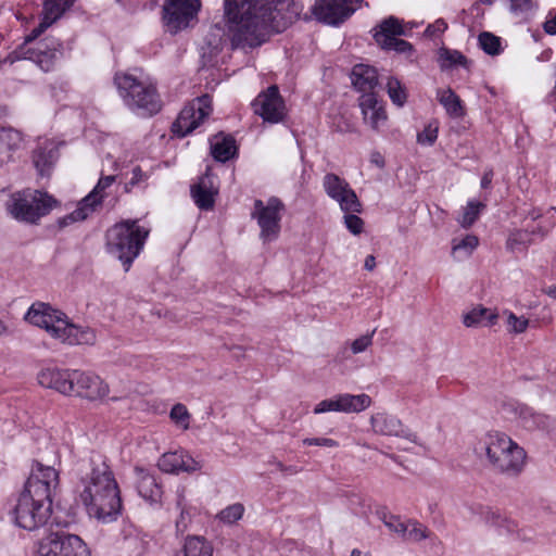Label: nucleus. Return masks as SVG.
<instances>
[{"label": "nucleus", "instance_id": "1", "mask_svg": "<svg viewBox=\"0 0 556 556\" xmlns=\"http://www.w3.org/2000/svg\"><path fill=\"white\" fill-rule=\"evenodd\" d=\"M303 5L294 0H245V46L257 48L288 29Z\"/></svg>", "mask_w": 556, "mask_h": 556}, {"label": "nucleus", "instance_id": "2", "mask_svg": "<svg viewBox=\"0 0 556 556\" xmlns=\"http://www.w3.org/2000/svg\"><path fill=\"white\" fill-rule=\"evenodd\" d=\"M80 501L91 517L108 522L121 514L119 489L105 462L91 463L90 472L80 480Z\"/></svg>", "mask_w": 556, "mask_h": 556}, {"label": "nucleus", "instance_id": "3", "mask_svg": "<svg viewBox=\"0 0 556 556\" xmlns=\"http://www.w3.org/2000/svg\"><path fill=\"white\" fill-rule=\"evenodd\" d=\"M25 319L31 325L45 329L48 334L68 345L93 344L96 333L88 327L71 323L60 309L45 302H35L28 308Z\"/></svg>", "mask_w": 556, "mask_h": 556}, {"label": "nucleus", "instance_id": "4", "mask_svg": "<svg viewBox=\"0 0 556 556\" xmlns=\"http://www.w3.org/2000/svg\"><path fill=\"white\" fill-rule=\"evenodd\" d=\"M477 451L485 454L490 465L496 471L517 476L522 470L526 458L523 448L503 432H488L478 442Z\"/></svg>", "mask_w": 556, "mask_h": 556}, {"label": "nucleus", "instance_id": "5", "mask_svg": "<svg viewBox=\"0 0 556 556\" xmlns=\"http://www.w3.org/2000/svg\"><path fill=\"white\" fill-rule=\"evenodd\" d=\"M148 236L149 229L140 226L137 219L119 222L106 230V251L119 260L125 271H128L134 260L140 254Z\"/></svg>", "mask_w": 556, "mask_h": 556}, {"label": "nucleus", "instance_id": "6", "mask_svg": "<svg viewBox=\"0 0 556 556\" xmlns=\"http://www.w3.org/2000/svg\"><path fill=\"white\" fill-rule=\"evenodd\" d=\"M351 79L354 88L363 92L359 98V106L364 119L372 129H379L387 118V112L382 100L378 99L374 92L378 86V72L374 66L366 64H356L352 68Z\"/></svg>", "mask_w": 556, "mask_h": 556}, {"label": "nucleus", "instance_id": "7", "mask_svg": "<svg viewBox=\"0 0 556 556\" xmlns=\"http://www.w3.org/2000/svg\"><path fill=\"white\" fill-rule=\"evenodd\" d=\"M114 83L124 103L143 116H151L161 110V100L156 88L137 79L130 74H116Z\"/></svg>", "mask_w": 556, "mask_h": 556}, {"label": "nucleus", "instance_id": "8", "mask_svg": "<svg viewBox=\"0 0 556 556\" xmlns=\"http://www.w3.org/2000/svg\"><path fill=\"white\" fill-rule=\"evenodd\" d=\"M56 203L58 201L47 192L25 190L10 197L7 210L20 222L36 224L42 216L49 214Z\"/></svg>", "mask_w": 556, "mask_h": 556}, {"label": "nucleus", "instance_id": "9", "mask_svg": "<svg viewBox=\"0 0 556 556\" xmlns=\"http://www.w3.org/2000/svg\"><path fill=\"white\" fill-rule=\"evenodd\" d=\"M415 27H417V24L413 22H405L390 15L374 27L372 37L382 50L394 51L406 55V58H412L415 52L414 46L400 37L410 36Z\"/></svg>", "mask_w": 556, "mask_h": 556}, {"label": "nucleus", "instance_id": "10", "mask_svg": "<svg viewBox=\"0 0 556 556\" xmlns=\"http://www.w3.org/2000/svg\"><path fill=\"white\" fill-rule=\"evenodd\" d=\"M286 212V204L277 197H270L266 202L255 200L251 217L260 227V239L263 243L276 241L281 232V220Z\"/></svg>", "mask_w": 556, "mask_h": 556}, {"label": "nucleus", "instance_id": "11", "mask_svg": "<svg viewBox=\"0 0 556 556\" xmlns=\"http://www.w3.org/2000/svg\"><path fill=\"white\" fill-rule=\"evenodd\" d=\"M59 485V473L51 466L35 462L22 493L52 508V496Z\"/></svg>", "mask_w": 556, "mask_h": 556}, {"label": "nucleus", "instance_id": "12", "mask_svg": "<svg viewBox=\"0 0 556 556\" xmlns=\"http://www.w3.org/2000/svg\"><path fill=\"white\" fill-rule=\"evenodd\" d=\"M37 556H90V552L78 535L56 531L40 540Z\"/></svg>", "mask_w": 556, "mask_h": 556}, {"label": "nucleus", "instance_id": "13", "mask_svg": "<svg viewBox=\"0 0 556 556\" xmlns=\"http://www.w3.org/2000/svg\"><path fill=\"white\" fill-rule=\"evenodd\" d=\"M14 60H29L45 73L54 70L63 55L62 43L53 38H45L31 47H20L13 52Z\"/></svg>", "mask_w": 556, "mask_h": 556}, {"label": "nucleus", "instance_id": "14", "mask_svg": "<svg viewBox=\"0 0 556 556\" xmlns=\"http://www.w3.org/2000/svg\"><path fill=\"white\" fill-rule=\"evenodd\" d=\"M212 111V99L208 94L195 98L180 111L173 123V132L178 137L189 135L210 116Z\"/></svg>", "mask_w": 556, "mask_h": 556}, {"label": "nucleus", "instance_id": "15", "mask_svg": "<svg viewBox=\"0 0 556 556\" xmlns=\"http://www.w3.org/2000/svg\"><path fill=\"white\" fill-rule=\"evenodd\" d=\"M51 513L52 508L48 504L37 502V498L24 493H21L13 510L16 525L29 531L43 526Z\"/></svg>", "mask_w": 556, "mask_h": 556}, {"label": "nucleus", "instance_id": "16", "mask_svg": "<svg viewBox=\"0 0 556 556\" xmlns=\"http://www.w3.org/2000/svg\"><path fill=\"white\" fill-rule=\"evenodd\" d=\"M364 0H317L312 7L315 20L331 26H339L361 8Z\"/></svg>", "mask_w": 556, "mask_h": 556}, {"label": "nucleus", "instance_id": "17", "mask_svg": "<svg viewBox=\"0 0 556 556\" xmlns=\"http://www.w3.org/2000/svg\"><path fill=\"white\" fill-rule=\"evenodd\" d=\"M224 43H229L231 50L243 45V0H224L222 20Z\"/></svg>", "mask_w": 556, "mask_h": 556}, {"label": "nucleus", "instance_id": "18", "mask_svg": "<svg viewBox=\"0 0 556 556\" xmlns=\"http://www.w3.org/2000/svg\"><path fill=\"white\" fill-rule=\"evenodd\" d=\"M323 187L326 194L339 204L342 212H363L362 202L344 178L328 173L323 178Z\"/></svg>", "mask_w": 556, "mask_h": 556}, {"label": "nucleus", "instance_id": "19", "mask_svg": "<svg viewBox=\"0 0 556 556\" xmlns=\"http://www.w3.org/2000/svg\"><path fill=\"white\" fill-rule=\"evenodd\" d=\"M252 108L264 123L279 124L287 117L286 103L276 85L262 91L252 102Z\"/></svg>", "mask_w": 556, "mask_h": 556}, {"label": "nucleus", "instance_id": "20", "mask_svg": "<svg viewBox=\"0 0 556 556\" xmlns=\"http://www.w3.org/2000/svg\"><path fill=\"white\" fill-rule=\"evenodd\" d=\"M200 9V0H166L163 5V20L170 33H177L197 18Z\"/></svg>", "mask_w": 556, "mask_h": 556}, {"label": "nucleus", "instance_id": "21", "mask_svg": "<svg viewBox=\"0 0 556 556\" xmlns=\"http://www.w3.org/2000/svg\"><path fill=\"white\" fill-rule=\"evenodd\" d=\"M211 170L207 166L204 175L190 188L191 198L201 211L213 210L218 194V187L214 184Z\"/></svg>", "mask_w": 556, "mask_h": 556}, {"label": "nucleus", "instance_id": "22", "mask_svg": "<svg viewBox=\"0 0 556 556\" xmlns=\"http://www.w3.org/2000/svg\"><path fill=\"white\" fill-rule=\"evenodd\" d=\"M74 2L75 0H45L43 21L30 31L21 47H30L29 43L34 42L53 22L61 17Z\"/></svg>", "mask_w": 556, "mask_h": 556}, {"label": "nucleus", "instance_id": "23", "mask_svg": "<svg viewBox=\"0 0 556 556\" xmlns=\"http://www.w3.org/2000/svg\"><path fill=\"white\" fill-rule=\"evenodd\" d=\"M159 468L167 473L193 472L201 468L200 464L185 452H169L161 456Z\"/></svg>", "mask_w": 556, "mask_h": 556}, {"label": "nucleus", "instance_id": "24", "mask_svg": "<svg viewBox=\"0 0 556 556\" xmlns=\"http://www.w3.org/2000/svg\"><path fill=\"white\" fill-rule=\"evenodd\" d=\"M59 159V144L53 140L38 142L33 151V163L41 176H48Z\"/></svg>", "mask_w": 556, "mask_h": 556}, {"label": "nucleus", "instance_id": "25", "mask_svg": "<svg viewBox=\"0 0 556 556\" xmlns=\"http://www.w3.org/2000/svg\"><path fill=\"white\" fill-rule=\"evenodd\" d=\"M109 384L98 375L91 371H84L80 378V387L77 397L88 401H101L109 394Z\"/></svg>", "mask_w": 556, "mask_h": 556}, {"label": "nucleus", "instance_id": "26", "mask_svg": "<svg viewBox=\"0 0 556 556\" xmlns=\"http://www.w3.org/2000/svg\"><path fill=\"white\" fill-rule=\"evenodd\" d=\"M71 369L62 368H45L38 374V382L40 386L53 389L56 392L68 396V378Z\"/></svg>", "mask_w": 556, "mask_h": 556}, {"label": "nucleus", "instance_id": "27", "mask_svg": "<svg viewBox=\"0 0 556 556\" xmlns=\"http://www.w3.org/2000/svg\"><path fill=\"white\" fill-rule=\"evenodd\" d=\"M136 488L139 495L151 503H156L162 497V488L156 479L140 467L135 468Z\"/></svg>", "mask_w": 556, "mask_h": 556}, {"label": "nucleus", "instance_id": "28", "mask_svg": "<svg viewBox=\"0 0 556 556\" xmlns=\"http://www.w3.org/2000/svg\"><path fill=\"white\" fill-rule=\"evenodd\" d=\"M211 154L215 161L225 163L238 154V146L231 135L219 132L210 139Z\"/></svg>", "mask_w": 556, "mask_h": 556}, {"label": "nucleus", "instance_id": "29", "mask_svg": "<svg viewBox=\"0 0 556 556\" xmlns=\"http://www.w3.org/2000/svg\"><path fill=\"white\" fill-rule=\"evenodd\" d=\"M437 99L450 117L463 118L466 115V108L463 100L452 88L438 89Z\"/></svg>", "mask_w": 556, "mask_h": 556}, {"label": "nucleus", "instance_id": "30", "mask_svg": "<svg viewBox=\"0 0 556 556\" xmlns=\"http://www.w3.org/2000/svg\"><path fill=\"white\" fill-rule=\"evenodd\" d=\"M438 63L442 71L452 70L457 66L467 68L469 65L466 55L458 50L448 49L446 47H441L438 50Z\"/></svg>", "mask_w": 556, "mask_h": 556}, {"label": "nucleus", "instance_id": "31", "mask_svg": "<svg viewBox=\"0 0 556 556\" xmlns=\"http://www.w3.org/2000/svg\"><path fill=\"white\" fill-rule=\"evenodd\" d=\"M498 314L481 305L473 307L464 315L463 323L466 327H475L486 320L485 326H494L497 323Z\"/></svg>", "mask_w": 556, "mask_h": 556}, {"label": "nucleus", "instance_id": "32", "mask_svg": "<svg viewBox=\"0 0 556 556\" xmlns=\"http://www.w3.org/2000/svg\"><path fill=\"white\" fill-rule=\"evenodd\" d=\"M341 413H361L368 408L371 404V397L362 393L353 395L350 393L339 394Z\"/></svg>", "mask_w": 556, "mask_h": 556}, {"label": "nucleus", "instance_id": "33", "mask_svg": "<svg viewBox=\"0 0 556 556\" xmlns=\"http://www.w3.org/2000/svg\"><path fill=\"white\" fill-rule=\"evenodd\" d=\"M213 546L203 536H189L177 556H212Z\"/></svg>", "mask_w": 556, "mask_h": 556}, {"label": "nucleus", "instance_id": "34", "mask_svg": "<svg viewBox=\"0 0 556 556\" xmlns=\"http://www.w3.org/2000/svg\"><path fill=\"white\" fill-rule=\"evenodd\" d=\"M371 426L377 433L383 435H400L402 424L393 416L378 414L371 417Z\"/></svg>", "mask_w": 556, "mask_h": 556}, {"label": "nucleus", "instance_id": "35", "mask_svg": "<svg viewBox=\"0 0 556 556\" xmlns=\"http://www.w3.org/2000/svg\"><path fill=\"white\" fill-rule=\"evenodd\" d=\"M386 88L391 102L399 108L404 106L407 102L408 92L402 81L391 76L388 78Z\"/></svg>", "mask_w": 556, "mask_h": 556}, {"label": "nucleus", "instance_id": "36", "mask_svg": "<svg viewBox=\"0 0 556 556\" xmlns=\"http://www.w3.org/2000/svg\"><path fill=\"white\" fill-rule=\"evenodd\" d=\"M482 515L486 523L500 529H505L509 533L517 529V523L505 515H502L498 509L488 507Z\"/></svg>", "mask_w": 556, "mask_h": 556}, {"label": "nucleus", "instance_id": "37", "mask_svg": "<svg viewBox=\"0 0 556 556\" xmlns=\"http://www.w3.org/2000/svg\"><path fill=\"white\" fill-rule=\"evenodd\" d=\"M484 208L485 204L482 202L475 200L468 201L462 215L457 218L458 224L465 229L470 228L478 220Z\"/></svg>", "mask_w": 556, "mask_h": 556}, {"label": "nucleus", "instance_id": "38", "mask_svg": "<svg viewBox=\"0 0 556 556\" xmlns=\"http://www.w3.org/2000/svg\"><path fill=\"white\" fill-rule=\"evenodd\" d=\"M115 181V176H102L93 190L84 198L86 202L91 204V206L96 210L98 205L102 203L104 198V191Z\"/></svg>", "mask_w": 556, "mask_h": 556}, {"label": "nucleus", "instance_id": "39", "mask_svg": "<svg viewBox=\"0 0 556 556\" xmlns=\"http://www.w3.org/2000/svg\"><path fill=\"white\" fill-rule=\"evenodd\" d=\"M93 211L91 204L83 199L75 211L58 220L59 227L64 228L73 223L85 220Z\"/></svg>", "mask_w": 556, "mask_h": 556}, {"label": "nucleus", "instance_id": "40", "mask_svg": "<svg viewBox=\"0 0 556 556\" xmlns=\"http://www.w3.org/2000/svg\"><path fill=\"white\" fill-rule=\"evenodd\" d=\"M479 47L489 55L502 52L501 38L489 31H482L478 37Z\"/></svg>", "mask_w": 556, "mask_h": 556}, {"label": "nucleus", "instance_id": "41", "mask_svg": "<svg viewBox=\"0 0 556 556\" xmlns=\"http://www.w3.org/2000/svg\"><path fill=\"white\" fill-rule=\"evenodd\" d=\"M22 140L23 137L18 130L10 127L0 128V150H16L20 148Z\"/></svg>", "mask_w": 556, "mask_h": 556}, {"label": "nucleus", "instance_id": "42", "mask_svg": "<svg viewBox=\"0 0 556 556\" xmlns=\"http://www.w3.org/2000/svg\"><path fill=\"white\" fill-rule=\"evenodd\" d=\"M439 135V122L430 121L425 128L417 134V142L421 146L431 147L435 143Z\"/></svg>", "mask_w": 556, "mask_h": 556}, {"label": "nucleus", "instance_id": "43", "mask_svg": "<svg viewBox=\"0 0 556 556\" xmlns=\"http://www.w3.org/2000/svg\"><path fill=\"white\" fill-rule=\"evenodd\" d=\"M243 516V506L239 503L232 504L216 515L219 522L231 526Z\"/></svg>", "mask_w": 556, "mask_h": 556}, {"label": "nucleus", "instance_id": "44", "mask_svg": "<svg viewBox=\"0 0 556 556\" xmlns=\"http://www.w3.org/2000/svg\"><path fill=\"white\" fill-rule=\"evenodd\" d=\"M479 245V238L475 235H466L463 239L457 241L453 240V253L456 254L460 251L465 252L466 256L471 255V253Z\"/></svg>", "mask_w": 556, "mask_h": 556}, {"label": "nucleus", "instance_id": "45", "mask_svg": "<svg viewBox=\"0 0 556 556\" xmlns=\"http://www.w3.org/2000/svg\"><path fill=\"white\" fill-rule=\"evenodd\" d=\"M430 534H431V532L428 530V528L426 526H424L422 523H420L419 521H417V520L408 521V530L405 535L408 540L419 542V541L430 538Z\"/></svg>", "mask_w": 556, "mask_h": 556}, {"label": "nucleus", "instance_id": "46", "mask_svg": "<svg viewBox=\"0 0 556 556\" xmlns=\"http://www.w3.org/2000/svg\"><path fill=\"white\" fill-rule=\"evenodd\" d=\"M170 419L184 430L189 428L190 414L184 404H175L170 409Z\"/></svg>", "mask_w": 556, "mask_h": 556}, {"label": "nucleus", "instance_id": "47", "mask_svg": "<svg viewBox=\"0 0 556 556\" xmlns=\"http://www.w3.org/2000/svg\"><path fill=\"white\" fill-rule=\"evenodd\" d=\"M343 217L346 229L354 236H358L364 231L365 223L357 214L353 212H344Z\"/></svg>", "mask_w": 556, "mask_h": 556}, {"label": "nucleus", "instance_id": "48", "mask_svg": "<svg viewBox=\"0 0 556 556\" xmlns=\"http://www.w3.org/2000/svg\"><path fill=\"white\" fill-rule=\"evenodd\" d=\"M532 242L531 233L529 230H515L507 239V248L510 250L517 249L519 245L527 247Z\"/></svg>", "mask_w": 556, "mask_h": 556}, {"label": "nucleus", "instance_id": "49", "mask_svg": "<svg viewBox=\"0 0 556 556\" xmlns=\"http://www.w3.org/2000/svg\"><path fill=\"white\" fill-rule=\"evenodd\" d=\"M314 414H324L328 412H340L341 404L339 394L327 400H323L314 407Z\"/></svg>", "mask_w": 556, "mask_h": 556}, {"label": "nucleus", "instance_id": "50", "mask_svg": "<svg viewBox=\"0 0 556 556\" xmlns=\"http://www.w3.org/2000/svg\"><path fill=\"white\" fill-rule=\"evenodd\" d=\"M384 525L393 532L405 536L408 530V522L405 523L399 516L390 515L383 518Z\"/></svg>", "mask_w": 556, "mask_h": 556}, {"label": "nucleus", "instance_id": "51", "mask_svg": "<svg viewBox=\"0 0 556 556\" xmlns=\"http://www.w3.org/2000/svg\"><path fill=\"white\" fill-rule=\"evenodd\" d=\"M507 325L510 327V332L523 333L529 326V319L525 317H518L516 314L510 312L507 317Z\"/></svg>", "mask_w": 556, "mask_h": 556}, {"label": "nucleus", "instance_id": "52", "mask_svg": "<svg viewBox=\"0 0 556 556\" xmlns=\"http://www.w3.org/2000/svg\"><path fill=\"white\" fill-rule=\"evenodd\" d=\"M83 377V370L71 369L68 378V396H77L80 387V378Z\"/></svg>", "mask_w": 556, "mask_h": 556}, {"label": "nucleus", "instance_id": "53", "mask_svg": "<svg viewBox=\"0 0 556 556\" xmlns=\"http://www.w3.org/2000/svg\"><path fill=\"white\" fill-rule=\"evenodd\" d=\"M447 29V23L443 18H438L434 23L429 24L425 30L428 38H437Z\"/></svg>", "mask_w": 556, "mask_h": 556}, {"label": "nucleus", "instance_id": "54", "mask_svg": "<svg viewBox=\"0 0 556 556\" xmlns=\"http://www.w3.org/2000/svg\"><path fill=\"white\" fill-rule=\"evenodd\" d=\"M510 11L516 14H527L533 9L532 0H509Z\"/></svg>", "mask_w": 556, "mask_h": 556}, {"label": "nucleus", "instance_id": "55", "mask_svg": "<svg viewBox=\"0 0 556 556\" xmlns=\"http://www.w3.org/2000/svg\"><path fill=\"white\" fill-rule=\"evenodd\" d=\"M303 445L306 446H326L338 447L339 442L330 438H305L302 440Z\"/></svg>", "mask_w": 556, "mask_h": 556}, {"label": "nucleus", "instance_id": "56", "mask_svg": "<svg viewBox=\"0 0 556 556\" xmlns=\"http://www.w3.org/2000/svg\"><path fill=\"white\" fill-rule=\"evenodd\" d=\"M372 332H375V330ZM372 334L374 333L365 334L355 339L351 345L353 353L357 354L364 352L371 344Z\"/></svg>", "mask_w": 556, "mask_h": 556}, {"label": "nucleus", "instance_id": "57", "mask_svg": "<svg viewBox=\"0 0 556 556\" xmlns=\"http://www.w3.org/2000/svg\"><path fill=\"white\" fill-rule=\"evenodd\" d=\"M131 173V179L125 185L126 191H130L131 188H134L135 186H137L147 178V175L142 172L140 166H135Z\"/></svg>", "mask_w": 556, "mask_h": 556}, {"label": "nucleus", "instance_id": "58", "mask_svg": "<svg viewBox=\"0 0 556 556\" xmlns=\"http://www.w3.org/2000/svg\"><path fill=\"white\" fill-rule=\"evenodd\" d=\"M543 29L547 35H556V11H548L545 22L543 23Z\"/></svg>", "mask_w": 556, "mask_h": 556}, {"label": "nucleus", "instance_id": "59", "mask_svg": "<svg viewBox=\"0 0 556 556\" xmlns=\"http://www.w3.org/2000/svg\"><path fill=\"white\" fill-rule=\"evenodd\" d=\"M370 162L372 164H375L379 168H383L384 165H386V161H384L383 155L380 152H378V151H374L370 154Z\"/></svg>", "mask_w": 556, "mask_h": 556}, {"label": "nucleus", "instance_id": "60", "mask_svg": "<svg viewBox=\"0 0 556 556\" xmlns=\"http://www.w3.org/2000/svg\"><path fill=\"white\" fill-rule=\"evenodd\" d=\"M493 178V170L490 169L489 172H485L484 175L481 178V188L486 189L492 182Z\"/></svg>", "mask_w": 556, "mask_h": 556}, {"label": "nucleus", "instance_id": "61", "mask_svg": "<svg viewBox=\"0 0 556 556\" xmlns=\"http://www.w3.org/2000/svg\"><path fill=\"white\" fill-rule=\"evenodd\" d=\"M364 267L367 270H372L376 267V258L374 255H368L365 258Z\"/></svg>", "mask_w": 556, "mask_h": 556}, {"label": "nucleus", "instance_id": "62", "mask_svg": "<svg viewBox=\"0 0 556 556\" xmlns=\"http://www.w3.org/2000/svg\"><path fill=\"white\" fill-rule=\"evenodd\" d=\"M544 293L552 298L553 300H556V285H552L545 288Z\"/></svg>", "mask_w": 556, "mask_h": 556}, {"label": "nucleus", "instance_id": "63", "mask_svg": "<svg viewBox=\"0 0 556 556\" xmlns=\"http://www.w3.org/2000/svg\"><path fill=\"white\" fill-rule=\"evenodd\" d=\"M299 472V468L296 466L290 465L286 466L285 472L287 475H295Z\"/></svg>", "mask_w": 556, "mask_h": 556}, {"label": "nucleus", "instance_id": "64", "mask_svg": "<svg viewBox=\"0 0 556 556\" xmlns=\"http://www.w3.org/2000/svg\"><path fill=\"white\" fill-rule=\"evenodd\" d=\"M531 235L540 233L542 237H544L547 233V230L542 229L541 227H538V229H531L529 231Z\"/></svg>", "mask_w": 556, "mask_h": 556}]
</instances>
